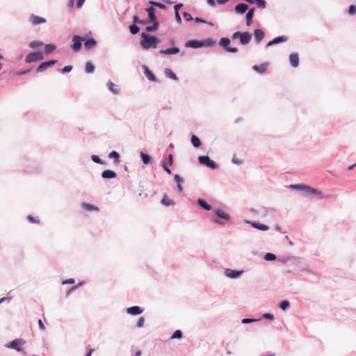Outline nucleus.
<instances>
[{"instance_id":"obj_1","label":"nucleus","mask_w":356,"mask_h":356,"mask_svg":"<svg viewBox=\"0 0 356 356\" xmlns=\"http://www.w3.org/2000/svg\"><path fill=\"white\" fill-rule=\"evenodd\" d=\"M18 165L22 171L26 173H38L42 170V166L38 162L31 161L26 156L19 159Z\"/></svg>"},{"instance_id":"obj_2","label":"nucleus","mask_w":356,"mask_h":356,"mask_svg":"<svg viewBox=\"0 0 356 356\" xmlns=\"http://www.w3.org/2000/svg\"><path fill=\"white\" fill-rule=\"evenodd\" d=\"M160 43V40L158 37L150 35L145 32L140 33V45L142 49L147 50L149 49L156 48L157 45Z\"/></svg>"},{"instance_id":"obj_3","label":"nucleus","mask_w":356,"mask_h":356,"mask_svg":"<svg viewBox=\"0 0 356 356\" xmlns=\"http://www.w3.org/2000/svg\"><path fill=\"white\" fill-rule=\"evenodd\" d=\"M216 43V40L211 38H206L203 40L191 39L185 42V47L192 49H200L203 47H211Z\"/></svg>"},{"instance_id":"obj_4","label":"nucleus","mask_w":356,"mask_h":356,"mask_svg":"<svg viewBox=\"0 0 356 356\" xmlns=\"http://www.w3.org/2000/svg\"><path fill=\"white\" fill-rule=\"evenodd\" d=\"M252 37V33L248 31H236L232 35V40H239V42L242 45H246L250 43Z\"/></svg>"},{"instance_id":"obj_5","label":"nucleus","mask_w":356,"mask_h":356,"mask_svg":"<svg viewBox=\"0 0 356 356\" xmlns=\"http://www.w3.org/2000/svg\"><path fill=\"white\" fill-rule=\"evenodd\" d=\"M289 188L296 191H304L306 195H321V192L315 188H312L310 186L304 185V184H292L289 186Z\"/></svg>"},{"instance_id":"obj_6","label":"nucleus","mask_w":356,"mask_h":356,"mask_svg":"<svg viewBox=\"0 0 356 356\" xmlns=\"http://www.w3.org/2000/svg\"><path fill=\"white\" fill-rule=\"evenodd\" d=\"M231 40L227 37H222L218 42L219 46H220L223 50L227 53L236 54L238 51V49L234 47H230Z\"/></svg>"},{"instance_id":"obj_7","label":"nucleus","mask_w":356,"mask_h":356,"mask_svg":"<svg viewBox=\"0 0 356 356\" xmlns=\"http://www.w3.org/2000/svg\"><path fill=\"white\" fill-rule=\"evenodd\" d=\"M197 160L200 164L205 165L211 170H216L219 168L218 163L211 159L208 155L199 156Z\"/></svg>"},{"instance_id":"obj_8","label":"nucleus","mask_w":356,"mask_h":356,"mask_svg":"<svg viewBox=\"0 0 356 356\" xmlns=\"http://www.w3.org/2000/svg\"><path fill=\"white\" fill-rule=\"evenodd\" d=\"M85 40V38L79 35H74L72 37V44H70V48L74 52L79 51L83 46V42Z\"/></svg>"},{"instance_id":"obj_9","label":"nucleus","mask_w":356,"mask_h":356,"mask_svg":"<svg viewBox=\"0 0 356 356\" xmlns=\"http://www.w3.org/2000/svg\"><path fill=\"white\" fill-rule=\"evenodd\" d=\"M44 59L43 53L39 51H31L25 57L26 63H37Z\"/></svg>"},{"instance_id":"obj_10","label":"nucleus","mask_w":356,"mask_h":356,"mask_svg":"<svg viewBox=\"0 0 356 356\" xmlns=\"http://www.w3.org/2000/svg\"><path fill=\"white\" fill-rule=\"evenodd\" d=\"M91 31H89L88 34L86 35V38H85L84 42V47L86 50H90L93 48H95L97 42L96 40L91 36Z\"/></svg>"},{"instance_id":"obj_11","label":"nucleus","mask_w":356,"mask_h":356,"mask_svg":"<svg viewBox=\"0 0 356 356\" xmlns=\"http://www.w3.org/2000/svg\"><path fill=\"white\" fill-rule=\"evenodd\" d=\"M25 343L24 340L22 339H16L10 343L6 344V347L11 349H14L17 352H21L22 350L21 346Z\"/></svg>"},{"instance_id":"obj_12","label":"nucleus","mask_w":356,"mask_h":356,"mask_svg":"<svg viewBox=\"0 0 356 356\" xmlns=\"http://www.w3.org/2000/svg\"><path fill=\"white\" fill-rule=\"evenodd\" d=\"M57 62H58V60H55V59H51L49 60L42 62L36 67V72L37 73L42 72L44 70H46L47 68L54 65Z\"/></svg>"},{"instance_id":"obj_13","label":"nucleus","mask_w":356,"mask_h":356,"mask_svg":"<svg viewBox=\"0 0 356 356\" xmlns=\"http://www.w3.org/2000/svg\"><path fill=\"white\" fill-rule=\"evenodd\" d=\"M250 211L251 212L257 213L261 218H265L268 216L273 217L275 214V211L273 209L263 208L260 210L256 211L254 209L251 208Z\"/></svg>"},{"instance_id":"obj_14","label":"nucleus","mask_w":356,"mask_h":356,"mask_svg":"<svg viewBox=\"0 0 356 356\" xmlns=\"http://www.w3.org/2000/svg\"><path fill=\"white\" fill-rule=\"evenodd\" d=\"M142 69L143 70V73L147 77V79L152 82H157L158 79L153 72L145 65H142Z\"/></svg>"},{"instance_id":"obj_15","label":"nucleus","mask_w":356,"mask_h":356,"mask_svg":"<svg viewBox=\"0 0 356 356\" xmlns=\"http://www.w3.org/2000/svg\"><path fill=\"white\" fill-rule=\"evenodd\" d=\"M288 40H289L288 37L285 36V35L277 36V37L274 38L273 39H272L271 40H270L266 44V47H271L273 45H275V44H280V43L286 42L288 41Z\"/></svg>"},{"instance_id":"obj_16","label":"nucleus","mask_w":356,"mask_h":356,"mask_svg":"<svg viewBox=\"0 0 356 356\" xmlns=\"http://www.w3.org/2000/svg\"><path fill=\"white\" fill-rule=\"evenodd\" d=\"M243 273V270H233L231 268H225V275L231 279H236Z\"/></svg>"},{"instance_id":"obj_17","label":"nucleus","mask_w":356,"mask_h":356,"mask_svg":"<svg viewBox=\"0 0 356 356\" xmlns=\"http://www.w3.org/2000/svg\"><path fill=\"white\" fill-rule=\"evenodd\" d=\"M249 9V6L247 3H238L234 6V11L238 15H243Z\"/></svg>"},{"instance_id":"obj_18","label":"nucleus","mask_w":356,"mask_h":356,"mask_svg":"<svg viewBox=\"0 0 356 356\" xmlns=\"http://www.w3.org/2000/svg\"><path fill=\"white\" fill-rule=\"evenodd\" d=\"M163 1L164 3H161V2H159V1H149V3L153 7H157L161 10H166L167 9V6L165 5V3L167 4H172L173 3V2L170 0H163Z\"/></svg>"},{"instance_id":"obj_19","label":"nucleus","mask_w":356,"mask_h":356,"mask_svg":"<svg viewBox=\"0 0 356 356\" xmlns=\"http://www.w3.org/2000/svg\"><path fill=\"white\" fill-rule=\"evenodd\" d=\"M101 177L103 179H115V178L117 177V173L114 170H113L106 169V170H104V171L102 172Z\"/></svg>"},{"instance_id":"obj_20","label":"nucleus","mask_w":356,"mask_h":356,"mask_svg":"<svg viewBox=\"0 0 356 356\" xmlns=\"http://www.w3.org/2000/svg\"><path fill=\"white\" fill-rule=\"evenodd\" d=\"M145 11L147 13V19L151 22L157 21V17L156 15V9L152 6L145 8Z\"/></svg>"},{"instance_id":"obj_21","label":"nucleus","mask_w":356,"mask_h":356,"mask_svg":"<svg viewBox=\"0 0 356 356\" xmlns=\"http://www.w3.org/2000/svg\"><path fill=\"white\" fill-rule=\"evenodd\" d=\"M197 204L205 211H211L213 209V207L203 198H198L196 200Z\"/></svg>"},{"instance_id":"obj_22","label":"nucleus","mask_w":356,"mask_h":356,"mask_svg":"<svg viewBox=\"0 0 356 356\" xmlns=\"http://www.w3.org/2000/svg\"><path fill=\"white\" fill-rule=\"evenodd\" d=\"M180 49L178 47L173 46L165 49H161L159 53L165 55H175L179 53Z\"/></svg>"},{"instance_id":"obj_23","label":"nucleus","mask_w":356,"mask_h":356,"mask_svg":"<svg viewBox=\"0 0 356 356\" xmlns=\"http://www.w3.org/2000/svg\"><path fill=\"white\" fill-rule=\"evenodd\" d=\"M299 54L297 52H293L289 55V63L291 67H297L300 63Z\"/></svg>"},{"instance_id":"obj_24","label":"nucleus","mask_w":356,"mask_h":356,"mask_svg":"<svg viewBox=\"0 0 356 356\" xmlns=\"http://www.w3.org/2000/svg\"><path fill=\"white\" fill-rule=\"evenodd\" d=\"M29 21L31 22L33 25H39L41 24H44L47 22L44 17L38 16L34 14H32L30 16Z\"/></svg>"},{"instance_id":"obj_25","label":"nucleus","mask_w":356,"mask_h":356,"mask_svg":"<svg viewBox=\"0 0 356 356\" xmlns=\"http://www.w3.org/2000/svg\"><path fill=\"white\" fill-rule=\"evenodd\" d=\"M213 212H214L216 216L219 219H222V220H229L230 219L229 214L227 212H225L224 211H222L220 209H218V208L215 209L213 210Z\"/></svg>"},{"instance_id":"obj_26","label":"nucleus","mask_w":356,"mask_h":356,"mask_svg":"<svg viewBox=\"0 0 356 356\" xmlns=\"http://www.w3.org/2000/svg\"><path fill=\"white\" fill-rule=\"evenodd\" d=\"M254 10V8L252 7L246 12L245 24L247 26H250L253 23Z\"/></svg>"},{"instance_id":"obj_27","label":"nucleus","mask_w":356,"mask_h":356,"mask_svg":"<svg viewBox=\"0 0 356 356\" xmlns=\"http://www.w3.org/2000/svg\"><path fill=\"white\" fill-rule=\"evenodd\" d=\"M255 42L258 44L261 42L265 36V32L261 29H256L253 34Z\"/></svg>"},{"instance_id":"obj_28","label":"nucleus","mask_w":356,"mask_h":356,"mask_svg":"<svg viewBox=\"0 0 356 356\" xmlns=\"http://www.w3.org/2000/svg\"><path fill=\"white\" fill-rule=\"evenodd\" d=\"M140 156L143 164L146 165H150L153 163L154 160L152 156L143 151L140 152Z\"/></svg>"},{"instance_id":"obj_29","label":"nucleus","mask_w":356,"mask_h":356,"mask_svg":"<svg viewBox=\"0 0 356 356\" xmlns=\"http://www.w3.org/2000/svg\"><path fill=\"white\" fill-rule=\"evenodd\" d=\"M174 180L176 182L177 186L176 188L179 193H181L183 191L182 184L184 182V179L179 175H175Z\"/></svg>"},{"instance_id":"obj_30","label":"nucleus","mask_w":356,"mask_h":356,"mask_svg":"<svg viewBox=\"0 0 356 356\" xmlns=\"http://www.w3.org/2000/svg\"><path fill=\"white\" fill-rule=\"evenodd\" d=\"M143 310L139 306H132L127 309L129 314L136 316L143 313Z\"/></svg>"},{"instance_id":"obj_31","label":"nucleus","mask_w":356,"mask_h":356,"mask_svg":"<svg viewBox=\"0 0 356 356\" xmlns=\"http://www.w3.org/2000/svg\"><path fill=\"white\" fill-rule=\"evenodd\" d=\"M107 88L109 90V91L114 94L118 95L120 92V89L118 86L114 84L111 80H109L106 83Z\"/></svg>"},{"instance_id":"obj_32","label":"nucleus","mask_w":356,"mask_h":356,"mask_svg":"<svg viewBox=\"0 0 356 356\" xmlns=\"http://www.w3.org/2000/svg\"><path fill=\"white\" fill-rule=\"evenodd\" d=\"M151 25L147 26L145 27V33H153L156 31L159 28V22L158 21L153 22L151 23Z\"/></svg>"},{"instance_id":"obj_33","label":"nucleus","mask_w":356,"mask_h":356,"mask_svg":"<svg viewBox=\"0 0 356 356\" xmlns=\"http://www.w3.org/2000/svg\"><path fill=\"white\" fill-rule=\"evenodd\" d=\"M268 65V64L267 63H262L260 65H254L252 66V70L259 74H262L266 71Z\"/></svg>"},{"instance_id":"obj_34","label":"nucleus","mask_w":356,"mask_h":356,"mask_svg":"<svg viewBox=\"0 0 356 356\" xmlns=\"http://www.w3.org/2000/svg\"><path fill=\"white\" fill-rule=\"evenodd\" d=\"M81 207L84 210L88 211H99V208L97 206L92 204L90 203H88V202H83L81 204Z\"/></svg>"},{"instance_id":"obj_35","label":"nucleus","mask_w":356,"mask_h":356,"mask_svg":"<svg viewBox=\"0 0 356 356\" xmlns=\"http://www.w3.org/2000/svg\"><path fill=\"white\" fill-rule=\"evenodd\" d=\"M108 157L109 159H113V162L115 164L119 163L120 161V154L117 151H115V150H113L111 152H109V154L108 155Z\"/></svg>"},{"instance_id":"obj_36","label":"nucleus","mask_w":356,"mask_h":356,"mask_svg":"<svg viewBox=\"0 0 356 356\" xmlns=\"http://www.w3.org/2000/svg\"><path fill=\"white\" fill-rule=\"evenodd\" d=\"M161 203L165 207L173 206L175 204L174 200L170 199L166 194L163 196Z\"/></svg>"},{"instance_id":"obj_37","label":"nucleus","mask_w":356,"mask_h":356,"mask_svg":"<svg viewBox=\"0 0 356 356\" xmlns=\"http://www.w3.org/2000/svg\"><path fill=\"white\" fill-rule=\"evenodd\" d=\"M164 74H165L166 77H168V78H169V79H172L173 81L178 80L177 76L170 68H165L164 70Z\"/></svg>"},{"instance_id":"obj_38","label":"nucleus","mask_w":356,"mask_h":356,"mask_svg":"<svg viewBox=\"0 0 356 356\" xmlns=\"http://www.w3.org/2000/svg\"><path fill=\"white\" fill-rule=\"evenodd\" d=\"M95 66L92 61H87L85 65V72L87 74H92L95 72Z\"/></svg>"},{"instance_id":"obj_39","label":"nucleus","mask_w":356,"mask_h":356,"mask_svg":"<svg viewBox=\"0 0 356 356\" xmlns=\"http://www.w3.org/2000/svg\"><path fill=\"white\" fill-rule=\"evenodd\" d=\"M191 142L194 147L198 148L201 146L202 142L200 139L195 134H193L191 138Z\"/></svg>"},{"instance_id":"obj_40","label":"nucleus","mask_w":356,"mask_h":356,"mask_svg":"<svg viewBox=\"0 0 356 356\" xmlns=\"http://www.w3.org/2000/svg\"><path fill=\"white\" fill-rule=\"evenodd\" d=\"M56 49V46L54 44L49 43L44 44V53L47 55L51 54Z\"/></svg>"},{"instance_id":"obj_41","label":"nucleus","mask_w":356,"mask_h":356,"mask_svg":"<svg viewBox=\"0 0 356 356\" xmlns=\"http://www.w3.org/2000/svg\"><path fill=\"white\" fill-rule=\"evenodd\" d=\"M43 45L44 42L40 40H33L29 44V47L33 49H36L42 47Z\"/></svg>"},{"instance_id":"obj_42","label":"nucleus","mask_w":356,"mask_h":356,"mask_svg":"<svg viewBox=\"0 0 356 356\" xmlns=\"http://www.w3.org/2000/svg\"><path fill=\"white\" fill-rule=\"evenodd\" d=\"M291 262L295 266H297L299 267V268L301 267L302 264L305 262L304 259L301 257H291Z\"/></svg>"},{"instance_id":"obj_43","label":"nucleus","mask_w":356,"mask_h":356,"mask_svg":"<svg viewBox=\"0 0 356 356\" xmlns=\"http://www.w3.org/2000/svg\"><path fill=\"white\" fill-rule=\"evenodd\" d=\"M91 160L97 164L100 165H106V162L104 160H102L98 155L92 154L91 156Z\"/></svg>"},{"instance_id":"obj_44","label":"nucleus","mask_w":356,"mask_h":356,"mask_svg":"<svg viewBox=\"0 0 356 356\" xmlns=\"http://www.w3.org/2000/svg\"><path fill=\"white\" fill-rule=\"evenodd\" d=\"M300 270L302 273H307V274H314L313 271L311 270L309 266L306 264L303 263L301 267L300 268Z\"/></svg>"},{"instance_id":"obj_45","label":"nucleus","mask_w":356,"mask_h":356,"mask_svg":"<svg viewBox=\"0 0 356 356\" xmlns=\"http://www.w3.org/2000/svg\"><path fill=\"white\" fill-rule=\"evenodd\" d=\"M129 31L131 35H136L140 31V28L138 24H131L129 26Z\"/></svg>"},{"instance_id":"obj_46","label":"nucleus","mask_w":356,"mask_h":356,"mask_svg":"<svg viewBox=\"0 0 356 356\" xmlns=\"http://www.w3.org/2000/svg\"><path fill=\"white\" fill-rule=\"evenodd\" d=\"M193 21L195 23H198V24H208V25H209L211 26H214L213 22H208V21L204 19L203 18L198 17H195Z\"/></svg>"},{"instance_id":"obj_47","label":"nucleus","mask_w":356,"mask_h":356,"mask_svg":"<svg viewBox=\"0 0 356 356\" xmlns=\"http://www.w3.org/2000/svg\"><path fill=\"white\" fill-rule=\"evenodd\" d=\"M252 227L261 230V231H266L269 229V227L266 224H251Z\"/></svg>"},{"instance_id":"obj_48","label":"nucleus","mask_w":356,"mask_h":356,"mask_svg":"<svg viewBox=\"0 0 356 356\" xmlns=\"http://www.w3.org/2000/svg\"><path fill=\"white\" fill-rule=\"evenodd\" d=\"M257 8L264 9L266 7V0H255L254 3Z\"/></svg>"},{"instance_id":"obj_49","label":"nucleus","mask_w":356,"mask_h":356,"mask_svg":"<svg viewBox=\"0 0 356 356\" xmlns=\"http://www.w3.org/2000/svg\"><path fill=\"white\" fill-rule=\"evenodd\" d=\"M290 306V302L289 300H282L279 303V307L282 310H286L287 308H289Z\"/></svg>"},{"instance_id":"obj_50","label":"nucleus","mask_w":356,"mask_h":356,"mask_svg":"<svg viewBox=\"0 0 356 356\" xmlns=\"http://www.w3.org/2000/svg\"><path fill=\"white\" fill-rule=\"evenodd\" d=\"M264 259L268 261H274L276 259V255L273 253L267 252L264 255Z\"/></svg>"},{"instance_id":"obj_51","label":"nucleus","mask_w":356,"mask_h":356,"mask_svg":"<svg viewBox=\"0 0 356 356\" xmlns=\"http://www.w3.org/2000/svg\"><path fill=\"white\" fill-rule=\"evenodd\" d=\"M73 69V66L71 65H65L61 69H59L58 71L63 74H66L70 72Z\"/></svg>"},{"instance_id":"obj_52","label":"nucleus","mask_w":356,"mask_h":356,"mask_svg":"<svg viewBox=\"0 0 356 356\" xmlns=\"http://www.w3.org/2000/svg\"><path fill=\"white\" fill-rule=\"evenodd\" d=\"M161 166L163 168V170H165V172H166L168 174H169V175L172 174V170L169 168L170 165L167 163V161H162Z\"/></svg>"},{"instance_id":"obj_53","label":"nucleus","mask_w":356,"mask_h":356,"mask_svg":"<svg viewBox=\"0 0 356 356\" xmlns=\"http://www.w3.org/2000/svg\"><path fill=\"white\" fill-rule=\"evenodd\" d=\"M31 71V69H26V70H19L15 72V74L17 76H23Z\"/></svg>"},{"instance_id":"obj_54","label":"nucleus","mask_w":356,"mask_h":356,"mask_svg":"<svg viewBox=\"0 0 356 356\" xmlns=\"http://www.w3.org/2000/svg\"><path fill=\"white\" fill-rule=\"evenodd\" d=\"M182 337V332L181 330H177L174 332L170 339H181Z\"/></svg>"},{"instance_id":"obj_55","label":"nucleus","mask_w":356,"mask_h":356,"mask_svg":"<svg viewBox=\"0 0 356 356\" xmlns=\"http://www.w3.org/2000/svg\"><path fill=\"white\" fill-rule=\"evenodd\" d=\"M183 17L184 19L187 22H191L193 21L194 19L192 15L188 12H183Z\"/></svg>"},{"instance_id":"obj_56","label":"nucleus","mask_w":356,"mask_h":356,"mask_svg":"<svg viewBox=\"0 0 356 356\" xmlns=\"http://www.w3.org/2000/svg\"><path fill=\"white\" fill-rule=\"evenodd\" d=\"M258 321H259V319L245 318L242 319L241 323L243 324H248L253 322H257Z\"/></svg>"},{"instance_id":"obj_57","label":"nucleus","mask_w":356,"mask_h":356,"mask_svg":"<svg viewBox=\"0 0 356 356\" xmlns=\"http://www.w3.org/2000/svg\"><path fill=\"white\" fill-rule=\"evenodd\" d=\"M232 161L233 163L236 164V165H241L243 163V160H241V159H238L236 157V154H234V156L232 159Z\"/></svg>"},{"instance_id":"obj_58","label":"nucleus","mask_w":356,"mask_h":356,"mask_svg":"<svg viewBox=\"0 0 356 356\" xmlns=\"http://www.w3.org/2000/svg\"><path fill=\"white\" fill-rule=\"evenodd\" d=\"M348 13L350 15H353L356 14V6L350 5L348 8Z\"/></svg>"},{"instance_id":"obj_59","label":"nucleus","mask_w":356,"mask_h":356,"mask_svg":"<svg viewBox=\"0 0 356 356\" xmlns=\"http://www.w3.org/2000/svg\"><path fill=\"white\" fill-rule=\"evenodd\" d=\"M26 219L30 221L31 222H40V220L38 219V218H35L34 216H33L32 215H28L26 216Z\"/></svg>"},{"instance_id":"obj_60","label":"nucleus","mask_w":356,"mask_h":356,"mask_svg":"<svg viewBox=\"0 0 356 356\" xmlns=\"http://www.w3.org/2000/svg\"><path fill=\"white\" fill-rule=\"evenodd\" d=\"M291 257H279L278 260L283 264H286L289 261H291Z\"/></svg>"},{"instance_id":"obj_61","label":"nucleus","mask_w":356,"mask_h":356,"mask_svg":"<svg viewBox=\"0 0 356 356\" xmlns=\"http://www.w3.org/2000/svg\"><path fill=\"white\" fill-rule=\"evenodd\" d=\"M262 318L266 320L272 321L274 319V316L270 313H265L262 315Z\"/></svg>"},{"instance_id":"obj_62","label":"nucleus","mask_w":356,"mask_h":356,"mask_svg":"<svg viewBox=\"0 0 356 356\" xmlns=\"http://www.w3.org/2000/svg\"><path fill=\"white\" fill-rule=\"evenodd\" d=\"M164 161H167L168 165L171 166L173 164V155L172 154H169L167 159H165Z\"/></svg>"},{"instance_id":"obj_63","label":"nucleus","mask_w":356,"mask_h":356,"mask_svg":"<svg viewBox=\"0 0 356 356\" xmlns=\"http://www.w3.org/2000/svg\"><path fill=\"white\" fill-rule=\"evenodd\" d=\"M145 322V318L143 316H140L137 321L136 326L138 327H141L143 326Z\"/></svg>"},{"instance_id":"obj_64","label":"nucleus","mask_w":356,"mask_h":356,"mask_svg":"<svg viewBox=\"0 0 356 356\" xmlns=\"http://www.w3.org/2000/svg\"><path fill=\"white\" fill-rule=\"evenodd\" d=\"M184 6L182 3H177L174 6L175 13H179V10Z\"/></svg>"}]
</instances>
